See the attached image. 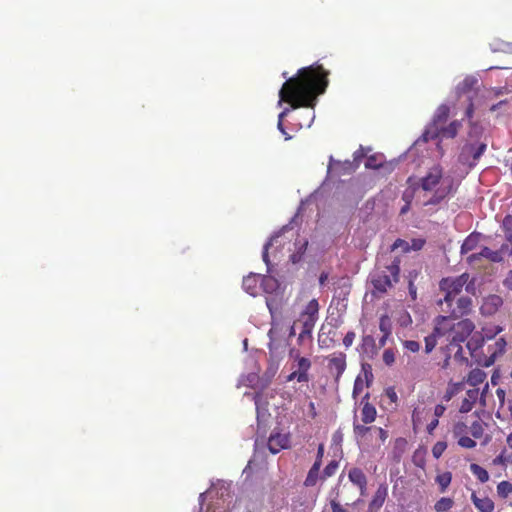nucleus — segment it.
<instances>
[{"label": "nucleus", "instance_id": "obj_42", "mask_svg": "<svg viewBox=\"0 0 512 512\" xmlns=\"http://www.w3.org/2000/svg\"><path fill=\"white\" fill-rule=\"evenodd\" d=\"M458 445L463 448L471 449L476 446V442L468 436H461L458 439Z\"/></svg>", "mask_w": 512, "mask_h": 512}, {"label": "nucleus", "instance_id": "obj_13", "mask_svg": "<svg viewBox=\"0 0 512 512\" xmlns=\"http://www.w3.org/2000/svg\"><path fill=\"white\" fill-rule=\"evenodd\" d=\"M369 394L367 393L362 401H361V421L364 424H371L375 421L377 416V410L374 405H372L369 401Z\"/></svg>", "mask_w": 512, "mask_h": 512}, {"label": "nucleus", "instance_id": "obj_11", "mask_svg": "<svg viewBox=\"0 0 512 512\" xmlns=\"http://www.w3.org/2000/svg\"><path fill=\"white\" fill-rule=\"evenodd\" d=\"M290 438L287 434H272L268 439V449L272 454H277L282 449L289 447Z\"/></svg>", "mask_w": 512, "mask_h": 512}, {"label": "nucleus", "instance_id": "obj_12", "mask_svg": "<svg viewBox=\"0 0 512 512\" xmlns=\"http://www.w3.org/2000/svg\"><path fill=\"white\" fill-rule=\"evenodd\" d=\"M456 307L451 309L450 317H453V319L460 318L462 316L468 315L472 310V300L470 297H460L457 300Z\"/></svg>", "mask_w": 512, "mask_h": 512}, {"label": "nucleus", "instance_id": "obj_2", "mask_svg": "<svg viewBox=\"0 0 512 512\" xmlns=\"http://www.w3.org/2000/svg\"><path fill=\"white\" fill-rule=\"evenodd\" d=\"M417 182L422 191L430 194L429 199L424 202L425 206L437 205L452 193L453 181L443 177V169L440 165L430 168L427 174Z\"/></svg>", "mask_w": 512, "mask_h": 512}, {"label": "nucleus", "instance_id": "obj_9", "mask_svg": "<svg viewBox=\"0 0 512 512\" xmlns=\"http://www.w3.org/2000/svg\"><path fill=\"white\" fill-rule=\"evenodd\" d=\"M327 368L334 375L335 381L338 382L347 368V357L344 352L337 351L326 356Z\"/></svg>", "mask_w": 512, "mask_h": 512}, {"label": "nucleus", "instance_id": "obj_30", "mask_svg": "<svg viewBox=\"0 0 512 512\" xmlns=\"http://www.w3.org/2000/svg\"><path fill=\"white\" fill-rule=\"evenodd\" d=\"M454 505V501L449 497L440 498L434 505V509L436 512H446L449 511Z\"/></svg>", "mask_w": 512, "mask_h": 512}, {"label": "nucleus", "instance_id": "obj_23", "mask_svg": "<svg viewBox=\"0 0 512 512\" xmlns=\"http://www.w3.org/2000/svg\"><path fill=\"white\" fill-rule=\"evenodd\" d=\"M463 382H449L448 387L443 395V400L449 402L455 395L463 389Z\"/></svg>", "mask_w": 512, "mask_h": 512}, {"label": "nucleus", "instance_id": "obj_45", "mask_svg": "<svg viewBox=\"0 0 512 512\" xmlns=\"http://www.w3.org/2000/svg\"><path fill=\"white\" fill-rule=\"evenodd\" d=\"M449 350H452L456 348V351L454 352V359L463 361L465 357L463 356V348L460 344H454L453 346H450V344L447 346Z\"/></svg>", "mask_w": 512, "mask_h": 512}, {"label": "nucleus", "instance_id": "obj_20", "mask_svg": "<svg viewBox=\"0 0 512 512\" xmlns=\"http://www.w3.org/2000/svg\"><path fill=\"white\" fill-rule=\"evenodd\" d=\"M481 234L473 232L469 236L466 237L464 242L461 245L460 252L462 255L473 251L479 244Z\"/></svg>", "mask_w": 512, "mask_h": 512}, {"label": "nucleus", "instance_id": "obj_43", "mask_svg": "<svg viewBox=\"0 0 512 512\" xmlns=\"http://www.w3.org/2000/svg\"><path fill=\"white\" fill-rule=\"evenodd\" d=\"M308 242L305 240L303 243L300 244L299 250L297 253H293L291 255V261L293 263H297L300 261L302 255L305 253L307 249Z\"/></svg>", "mask_w": 512, "mask_h": 512}, {"label": "nucleus", "instance_id": "obj_47", "mask_svg": "<svg viewBox=\"0 0 512 512\" xmlns=\"http://www.w3.org/2000/svg\"><path fill=\"white\" fill-rule=\"evenodd\" d=\"M356 338V334L354 331H348L343 338V345L345 348H349L352 346L354 340Z\"/></svg>", "mask_w": 512, "mask_h": 512}, {"label": "nucleus", "instance_id": "obj_16", "mask_svg": "<svg viewBox=\"0 0 512 512\" xmlns=\"http://www.w3.org/2000/svg\"><path fill=\"white\" fill-rule=\"evenodd\" d=\"M450 115V107L447 104H441L436 109L433 116L432 131L437 130V127L442 126L446 123Z\"/></svg>", "mask_w": 512, "mask_h": 512}, {"label": "nucleus", "instance_id": "obj_62", "mask_svg": "<svg viewBox=\"0 0 512 512\" xmlns=\"http://www.w3.org/2000/svg\"><path fill=\"white\" fill-rule=\"evenodd\" d=\"M363 157H365L364 149L360 147L354 152V161L359 162Z\"/></svg>", "mask_w": 512, "mask_h": 512}, {"label": "nucleus", "instance_id": "obj_5", "mask_svg": "<svg viewBox=\"0 0 512 512\" xmlns=\"http://www.w3.org/2000/svg\"><path fill=\"white\" fill-rule=\"evenodd\" d=\"M400 259L395 258L391 264L384 268H376L371 274L373 288L379 293H386L394 283L399 281Z\"/></svg>", "mask_w": 512, "mask_h": 512}, {"label": "nucleus", "instance_id": "obj_27", "mask_svg": "<svg viewBox=\"0 0 512 512\" xmlns=\"http://www.w3.org/2000/svg\"><path fill=\"white\" fill-rule=\"evenodd\" d=\"M374 430V426H367V424H360L358 423L356 417L353 421V431L357 438H364L367 433Z\"/></svg>", "mask_w": 512, "mask_h": 512}, {"label": "nucleus", "instance_id": "obj_17", "mask_svg": "<svg viewBox=\"0 0 512 512\" xmlns=\"http://www.w3.org/2000/svg\"><path fill=\"white\" fill-rule=\"evenodd\" d=\"M479 396V389H469L466 392V397L462 400V403L460 405L459 411L461 413H468L472 410L474 407V404L476 403Z\"/></svg>", "mask_w": 512, "mask_h": 512}, {"label": "nucleus", "instance_id": "obj_41", "mask_svg": "<svg viewBox=\"0 0 512 512\" xmlns=\"http://www.w3.org/2000/svg\"><path fill=\"white\" fill-rule=\"evenodd\" d=\"M337 468H338V463L336 461H331L324 468L323 477L328 478V477L333 476L336 473Z\"/></svg>", "mask_w": 512, "mask_h": 512}, {"label": "nucleus", "instance_id": "obj_19", "mask_svg": "<svg viewBox=\"0 0 512 512\" xmlns=\"http://www.w3.org/2000/svg\"><path fill=\"white\" fill-rule=\"evenodd\" d=\"M407 185V188L402 193V200L405 203L411 204L415 197L416 191L420 189V187L416 179L412 176L407 179Z\"/></svg>", "mask_w": 512, "mask_h": 512}, {"label": "nucleus", "instance_id": "obj_26", "mask_svg": "<svg viewBox=\"0 0 512 512\" xmlns=\"http://www.w3.org/2000/svg\"><path fill=\"white\" fill-rule=\"evenodd\" d=\"M470 471L481 483H485L489 480L487 470L476 463L470 465Z\"/></svg>", "mask_w": 512, "mask_h": 512}, {"label": "nucleus", "instance_id": "obj_35", "mask_svg": "<svg viewBox=\"0 0 512 512\" xmlns=\"http://www.w3.org/2000/svg\"><path fill=\"white\" fill-rule=\"evenodd\" d=\"M468 429L469 427L466 425V423L458 421L453 425L452 433L454 437L459 439L461 436H466Z\"/></svg>", "mask_w": 512, "mask_h": 512}, {"label": "nucleus", "instance_id": "obj_59", "mask_svg": "<svg viewBox=\"0 0 512 512\" xmlns=\"http://www.w3.org/2000/svg\"><path fill=\"white\" fill-rule=\"evenodd\" d=\"M439 424V420L437 418H434L428 425H427V432L429 434H432L433 431L436 429V427Z\"/></svg>", "mask_w": 512, "mask_h": 512}, {"label": "nucleus", "instance_id": "obj_38", "mask_svg": "<svg viewBox=\"0 0 512 512\" xmlns=\"http://www.w3.org/2000/svg\"><path fill=\"white\" fill-rule=\"evenodd\" d=\"M391 320L387 315H383L379 320V329L383 334L390 335L391 334Z\"/></svg>", "mask_w": 512, "mask_h": 512}, {"label": "nucleus", "instance_id": "obj_4", "mask_svg": "<svg viewBox=\"0 0 512 512\" xmlns=\"http://www.w3.org/2000/svg\"><path fill=\"white\" fill-rule=\"evenodd\" d=\"M475 329L470 319L453 322V317L438 316L436 318V332L443 333L450 346L464 342Z\"/></svg>", "mask_w": 512, "mask_h": 512}, {"label": "nucleus", "instance_id": "obj_10", "mask_svg": "<svg viewBox=\"0 0 512 512\" xmlns=\"http://www.w3.org/2000/svg\"><path fill=\"white\" fill-rule=\"evenodd\" d=\"M462 127V122L460 120H453L448 125L444 126V124L440 127H437V130L426 131L425 135H430L431 138L441 137V138H455Z\"/></svg>", "mask_w": 512, "mask_h": 512}, {"label": "nucleus", "instance_id": "obj_14", "mask_svg": "<svg viewBox=\"0 0 512 512\" xmlns=\"http://www.w3.org/2000/svg\"><path fill=\"white\" fill-rule=\"evenodd\" d=\"M388 495V487L386 484H381L377 488L372 500L369 503V512H377L384 504Z\"/></svg>", "mask_w": 512, "mask_h": 512}, {"label": "nucleus", "instance_id": "obj_61", "mask_svg": "<svg viewBox=\"0 0 512 512\" xmlns=\"http://www.w3.org/2000/svg\"><path fill=\"white\" fill-rule=\"evenodd\" d=\"M482 256L480 255V252L479 253H473V254H470L469 256H467V262L469 264H474L476 261H478Z\"/></svg>", "mask_w": 512, "mask_h": 512}, {"label": "nucleus", "instance_id": "obj_21", "mask_svg": "<svg viewBox=\"0 0 512 512\" xmlns=\"http://www.w3.org/2000/svg\"><path fill=\"white\" fill-rule=\"evenodd\" d=\"M242 286L248 294L256 296L258 293V277L256 275L244 277Z\"/></svg>", "mask_w": 512, "mask_h": 512}, {"label": "nucleus", "instance_id": "obj_28", "mask_svg": "<svg viewBox=\"0 0 512 512\" xmlns=\"http://www.w3.org/2000/svg\"><path fill=\"white\" fill-rule=\"evenodd\" d=\"M320 467H321V465H319V462H314V464L310 468L308 475L306 477V480H305L306 486H313L317 483Z\"/></svg>", "mask_w": 512, "mask_h": 512}, {"label": "nucleus", "instance_id": "obj_48", "mask_svg": "<svg viewBox=\"0 0 512 512\" xmlns=\"http://www.w3.org/2000/svg\"><path fill=\"white\" fill-rule=\"evenodd\" d=\"M333 342H334L333 339L322 338V335L319 334L318 343H319L320 348H329L332 346Z\"/></svg>", "mask_w": 512, "mask_h": 512}, {"label": "nucleus", "instance_id": "obj_52", "mask_svg": "<svg viewBox=\"0 0 512 512\" xmlns=\"http://www.w3.org/2000/svg\"><path fill=\"white\" fill-rule=\"evenodd\" d=\"M298 340H299V342H301V341L304 342L305 340L311 341L312 340V332L311 331L306 332L305 329H301Z\"/></svg>", "mask_w": 512, "mask_h": 512}, {"label": "nucleus", "instance_id": "obj_29", "mask_svg": "<svg viewBox=\"0 0 512 512\" xmlns=\"http://www.w3.org/2000/svg\"><path fill=\"white\" fill-rule=\"evenodd\" d=\"M435 481L439 485L440 492L443 493L446 491L452 481V474L449 471L439 474L437 475Z\"/></svg>", "mask_w": 512, "mask_h": 512}, {"label": "nucleus", "instance_id": "obj_1", "mask_svg": "<svg viewBox=\"0 0 512 512\" xmlns=\"http://www.w3.org/2000/svg\"><path fill=\"white\" fill-rule=\"evenodd\" d=\"M328 74L322 65L299 69L280 89L279 104L286 102L292 109L314 108L317 96L323 94L328 86Z\"/></svg>", "mask_w": 512, "mask_h": 512}, {"label": "nucleus", "instance_id": "obj_39", "mask_svg": "<svg viewBox=\"0 0 512 512\" xmlns=\"http://www.w3.org/2000/svg\"><path fill=\"white\" fill-rule=\"evenodd\" d=\"M447 448V443L444 441H438L432 447V454L436 459H439Z\"/></svg>", "mask_w": 512, "mask_h": 512}, {"label": "nucleus", "instance_id": "obj_49", "mask_svg": "<svg viewBox=\"0 0 512 512\" xmlns=\"http://www.w3.org/2000/svg\"><path fill=\"white\" fill-rule=\"evenodd\" d=\"M504 231H512V215H506L503 219Z\"/></svg>", "mask_w": 512, "mask_h": 512}, {"label": "nucleus", "instance_id": "obj_56", "mask_svg": "<svg viewBox=\"0 0 512 512\" xmlns=\"http://www.w3.org/2000/svg\"><path fill=\"white\" fill-rule=\"evenodd\" d=\"M277 128L285 136V140H290L292 138V136L289 135L284 128L283 120H278Z\"/></svg>", "mask_w": 512, "mask_h": 512}, {"label": "nucleus", "instance_id": "obj_50", "mask_svg": "<svg viewBox=\"0 0 512 512\" xmlns=\"http://www.w3.org/2000/svg\"><path fill=\"white\" fill-rule=\"evenodd\" d=\"M494 50H502L504 52L512 53V44L511 43H498L497 47L493 48Z\"/></svg>", "mask_w": 512, "mask_h": 512}, {"label": "nucleus", "instance_id": "obj_64", "mask_svg": "<svg viewBox=\"0 0 512 512\" xmlns=\"http://www.w3.org/2000/svg\"><path fill=\"white\" fill-rule=\"evenodd\" d=\"M505 286L512 290V270L509 272L507 278L505 279Z\"/></svg>", "mask_w": 512, "mask_h": 512}, {"label": "nucleus", "instance_id": "obj_8", "mask_svg": "<svg viewBox=\"0 0 512 512\" xmlns=\"http://www.w3.org/2000/svg\"><path fill=\"white\" fill-rule=\"evenodd\" d=\"M289 356L296 362V369L286 377V381L291 382L296 380L299 383L309 382V370L312 365L310 359L301 356L299 352L294 349L290 350Z\"/></svg>", "mask_w": 512, "mask_h": 512}, {"label": "nucleus", "instance_id": "obj_57", "mask_svg": "<svg viewBox=\"0 0 512 512\" xmlns=\"http://www.w3.org/2000/svg\"><path fill=\"white\" fill-rule=\"evenodd\" d=\"M419 274H420L419 270H416V269L410 270L407 275L408 282L412 281V283H414L415 280L418 278Z\"/></svg>", "mask_w": 512, "mask_h": 512}, {"label": "nucleus", "instance_id": "obj_22", "mask_svg": "<svg viewBox=\"0 0 512 512\" xmlns=\"http://www.w3.org/2000/svg\"><path fill=\"white\" fill-rule=\"evenodd\" d=\"M486 377L487 375L483 370L475 368L469 372L466 381L471 386L476 387L482 384L485 381Z\"/></svg>", "mask_w": 512, "mask_h": 512}, {"label": "nucleus", "instance_id": "obj_37", "mask_svg": "<svg viewBox=\"0 0 512 512\" xmlns=\"http://www.w3.org/2000/svg\"><path fill=\"white\" fill-rule=\"evenodd\" d=\"M280 238V235L279 234H276V235H273L269 241L264 245V248H263V253H262V258H263V261L266 263V265H269L270 261H269V256H268V250L269 248L278 241V239Z\"/></svg>", "mask_w": 512, "mask_h": 512}, {"label": "nucleus", "instance_id": "obj_44", "mask_svg": "<svg viewBox=\"0 0 512 512\" xmlns=\"http://www.w3.org/2000/svg\"><path fill=\"white\" fill-rule=\"evenodd\" d=\"M403 346L406 350L416 353L420 350V343L414 340H406L403 343Z\"/></svg>", "mask_w": 512, "mask_h": 512}, {"label": "nucleus", "instance_id": "obj_63", "mask_svg": "<svg viewBox=\"0 0 512 512\" xmlns=\"http://www.w3.org/2000/svg\"><path fill=\"white\" fill-rule=\"evenodd\" d=\"M331 508L333 512H348L346 509H344L339 503L332 501L331 502Z\"/></svg>", "mask_w": 512, "mask_h": 512}, {"label": "nucleus", "instance_id": "obj_25", "mask_svg": "<svg viewBox=\"0 0 512 512\" xmlns=\"http://www.w3.org/2000/svg\"><path fill=\"white\" fill-rule=\"evenodd\" d=\"M445 337L443 333L436 332V325L434 326L433 332L425 337V352L428 354L432 352V350L437 345V338Z\"/></svg>", "mask_w": 512, "mask_h": 512}, {"label": "nucleus", "instance_id": "obj_58", "mask_svg": "<svg viewBox=\"0 0 512 512\" xmlns=\"http://www.w3.org/2000/svg\"><path fill=\"white\" fill-rule=\"evenodd\" d=\"M424 240L421 239H413L412 245L410 246L413 250H420L424 245Z\"/></svg>", "mask_w": 512, "mask_h": 512}, {"label": "nucleus", "instance_id": "obj_3", "mask_svg": "<svg viewBox=\"0 0 512 512\" xmlns=\"http://www.w3.org/2000/svg\"><path fill=\"white\" fill-rule=\"evenodd\" d=\"M468 121V140L460 150L458 161L461 164L468 166L469 168H473L476 166L481 156L485 153L487 149V143L481 141V137L484 132L483 127L476 121H473V119Z\"/></svg>", "mask_w": 512, "mask_h": 512}, {"label": "nucleus", "instance_id": "obj_60", "mask_svg": "<svg viewBox=\"0 0 512 512\" xmlns=\"http://www.w3.org/2000/svg\"><path fill=\"white\" fill-rule=\"evenodd\" d=\"M323 455H324V445L320 444L317 449V457L315 460V462H319V465H321V463H322Z\"/></svg>", "mask_w": 512, "mask_h": 512}, {"label": "nucleus", "instance_id": "obj_18", "mask_svg": "<svg viewBox=\"0 0 512 512\" xmlns=\"http://www.w3.org/2000/svg\"><path fill=\"white\" fill-rule=\"evenodd\" d=\"M471 500L479 512H493L494 502L488 498H479L475 492L471 495Z\"/></svg>", "mask_w": 512, "mask_h": 512}, {"label": "nucleus", "instance_id": "obj_55", "mask_svg": "<svg viewBox=\"0 0 512 512\" xmlns=\"http://www.w3.org/2000/svg\"><path fill=\"white\" fill-rule=\"evenodd\" d=\"M408 290H409V294H410L412 300H416L417 288H416L415 284L412 283V281H409V283H408Z\"/></svg>", "mask_w": 512, "mask_h": 512}, {"label": "nucleus", "instance_id": "obj_7", "mask_svg": "<svg viewBox=\"0 0 512 512\" xmlns=\"http://www.w3.org/2000/svg\"><path fill=\"white\" fill-rule=\"evenodd\" d=\"M469 280V274L463 273L457 277H446L441 279L439 282V288L444 292L443 300L439 301V304L446 303L451 308L452 302L457 295H459Z\"/></svg>", "mask_w": 512, "mask_h": 512}, {"label": "nucleus", "instance_id": "obj_31", "mask_svg": "<svg viewBox=\"0 0 512 512\" xmlns=\"http://www.w3.org/2000/svg\"><path fill=\"white\" fill-rule=\"evenodd\" d=\"M383 166V155L373 154L367 157L365 167L368 169H379Z\"/></svg>", "mask_w": 512, "mask_h": 512}, {"label": "nucleus", "instance_id": "obj_32", "mask_svg": "<svg viewBox=\"0 0 512 512\" xmlns=\"http://www.w3.org/2000/svg\"><path fill=\"white\" fill-rule=\"evenodd\" d=\"M362 346L365 352H371L372 354H375L378 350L376 341L371 335H366L362 338Z\"/></svg>", "mask_w": 512, "mask_h": 512}, {"label": "nucleus", "instance_id": "obj_51", "mask_svg": "<svg viewBox=\"0 0 512 512\" xmlns=\"http://www.w3.org/2000/svg\"><path fill=\"white\" fill-rule=\"evenodd\" d=\"M374 431H376L378 433V436L382 443H384L387 440L388 431H386L385 429H383L381 427H375V426H374Z\"/></svg>", "mask_w": 512, "mask_h": 512}, {"label": "nucleus", "instance_id": "obj_33", "mask_svg": "<svg viewBox=\"0 0 512 512\" xmlns=\"http://www.w3.org/2000/svg\"><path fill=\"white\" fill-rule=\"evenodd\" d=\"M497 493L500 497L506 498L512 493V484L509 481H502L497 485Z\"/></svg>", "mask_w": 512, "mask_h": 512}, {"label": "nucleus", "instance_id": "obj_36", "mask_svg": "<svg viewBox=\"0 0 512 512\" xmlns=\"http://www.w3.org/2000/svg\"><path fill=\"white\" fill-rule=\"evenodd\" d=\"M318 319L316 318H312V317H305V316H301L299 317L298 319V322L301 323L302 325V328L301 329H305L306 332L307 331H313L314 327H315V324L317 322Z\"/></svg>", "mask_w": 512, "mask_h": 512}, {"label": "nucleus", "instance_id": "obj_40", "mask_svg": "<svg viewBox=\"0 0 512 512\" xmlns=\"http://www.w3.org/2000/svg\"><path fill=\"white\" fill-rule=\"evenodd\" d=\"M401 249L403 252H409L411 250L410 244L403 240L397 239L391 246V250Z\"/></svg>", "mask_w": 512, "mask_h": 512}, {"label": "nucleus", "instance_id": "obj_24", "mask_svg": "<svg viewBox=\"0 0 512 512\" xmlns=\"http://www.w3.org/2000/svg\"><path fill=\"white\" fill-rule=\"evenodd\" d=\"M319 314V303L316 299H312L308 302L302 313L301 316L305 317H312L318 319Z\"/></svg>", "mask_w": 512, "mask_h": 512}, {"label": "nucleus", "instance_id": "obj_34", "mask_svg": "<svg viewBox=\"0 0 512 512\" xmlns=\"http://www.w3.org/2000/svg\"><path fill=\"white\" fill-rule=\"evenodd\" d=\"M469 431H470L471 435L476 439L482 437V435L484 433V427H483L482 421L475 420L469 427Z\"/></svg>", "mask_w": 512, "mask_h": 512}, {"label": "nucleus", "instance_id": "obj_46", "mask_svg": "<svg viewBox=\"0 0 512 512\" xmlns=\"http://www.w3.org/2000/svg\"><path fill=\"white\" fill-rule=\"evenodd\" d=\"M383 361L390 366L395 362V354L392 349H386L383 353Z\"/></svg>", "mask_w": 512, "mask_h": 512}, {"label": "nucleus", "instance_id": "obj_53", "mask_svg": "<svg viewBox=\"0 0 512 512\" xmlns=\"http://www.w3.org/2000/svg\"><path fill=\"white\" fill-rule=\"evenodd\" d=\"M253 400H254V403H255V406H256L257 415L259 416L260 408H261V402H262V395L260 393H255L253 395Z\"/></svg>", "mask_w": 512, "mask_h": 512}, {"label": "nucleus", "instance_id": "obj_6", "mask_svg": "<svg viewBox=\"0 0 512 512\" xmlns=\"http://www.w3.org/2000/svg\"><path fill=\"white\" fill-rule=\"evenodd\" d=\"M456 92L458 97L466 96L468 106L465 110V117L468 120L473 119L475 108L480 104L479 99L483 96L478 85V79L467 76L457 85Z\"/></svg>", "mask_w": 512, "mask_h": 512}, {"label": "nucleus", "instance_id": "obj_15", "mask_svg": "<svg viewBox=\"0 0 512 512\" xmlns=\"http://www.w3.org/2000/svg\"><path fill=\"white\" fill-rule=\"evenodd\" d=\"M349 480L359 487L361 495H364L367 486V477L360 468H352L348 472Z\"/></svg>", "mask_w": 512, "mask_h": 512}, {"label": "nucleus", "instance_id": "obj_54", "mask_svg": "<svg viewBox=\"0 0 512 512\" xmlns=\"http://www.w3.org/2000/svg\"><path fill=\"white\" fill-rule=\"evenodd\" d=\"M446 411V407L442 404H437L434 408V415H435V418H439L441 416H443V414L445 413Z\"/></svg>", "mask_w": 512, "mask_h": 512}]
</instances>
